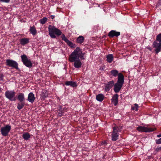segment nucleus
Returning <instances> with one entry per match:
<instances>
[{"label":"nucleus","mask_w":161,"mask_h":161,"mask_svg":"<svg viewBox=\"0 0 161 161\" xmlns=\"http://www.w3.org/2000/svg\"><path fill=\"white\" fill-rule=\"evenodd\" d=\"M25 105V103L24 102H20L17 104V108L19 110L22 109Z\"/></svg>","instance_id":"bb28decb"},{"label":"nucleus","mask_w":161,"mask_h":161,"mask_svg":"<svg viewBox=\"0 0 161 161\" xmlns=\"http://www.w3.org/2000/svg\"><path fill=\"white\" fill-rule=\"evenodd\" d=\"M63 108H62V107L60 105L58 106V111L61 112L62 113H64V111H63Z\"/></svg>","instance_id":"7c9ffc66"},{"label":"nucleus","mask_w":161,"mask_h":161,"mask_svg":"<svg viewBox=\"0 0 161 161\" xmlns=\"http://www.w3.org/2000/svg\"><path fill=\"white\" fill-rule=\"evenodd\" d=\"M84 40V38L83 36H80L76 39V42L81 44L83 42Z\"/></svg>","instance_id":"393cba45"},{"label":"nucleus","mask_w":161,"mask_h":161,"mask_svg":"<svg viewBox=\"0 0 161 161\" xmlns=\"http://www.w3.org/2000/svg\"><path fill=\"white\" fill-rule=\"evenodd\" d=\"M107 61L109 63H111L113 61L114 57L112 54H108L107 56Z\"/></svg>","instance_id":"aec40b11"},{"label":"nucleus","mask_w":161,"mask_h":161,"mask_svg":"<svg viewBox=\"0 0 161 161\" xmlns=\"http://www.w3.org/2000/svg\"><path fill=\"white\" fill-rule=\"evenodd\" d=\"M47 21V18L46 17H43L40 20V22L42 25L44 24Z\"/></svg>","instance_id":"cd10ccee"},{"label":"nucleus","mask_w":161,"mask_h":161,"mask_svg":"<svg viewBox=\"0 0 161 161\" xmlns=\"http://www.w3.org/2000/svg\"><path fill=\"white\" fill-rule=\"evenodd\" d=\"M61 38L62 40L64 41L71 48H73L76 47V45L73 43V42L69 41L65 36L64 34L62 35Z\"/></svg>","instance_id":"9d476101"},{"label":"nucleus","mask_w":161,"mask_h":161,"mask_svg":"<svg viewBox=\"0 0 161 161\" xmlns=\"http://www.w3.org/2000/svg\"><path fill=\"white\" fill-rule=\"evenodd\" d=\"M84 54L80 48L77 47L69 55V61L71 62H74V66L75 68H80L82 65V63L79 58H80L81 60L85 59L84 57Z\"/></svg>","instance_id":"f257e3e1"},{"label":"nucleus","mask_w":161,"mask_h":161,"mask_svg":"<svg viewBox=\"0 0 161 161\" xmlns=\"http://www.w3.org/2000/svg\"><path fill=\"white\" fill-rule=\"evenodd\" d=\"M30 137V134L28 132L24 133L22 135L23 138L25 140H28Z\"/></svg>","instance_id":"a878e982"},{"label":"nucleus","mask_w":161,"mask_h":161,"mask_svg":"<svg viewBox=\"0 0 161 161\" xmlns=\"http://www.w3.org/2000/svg\"><path fill=\"white\" fill-rule=\"evenodd\" d=\"M123 85L118 83H116L114 85V91L115 93L118 92L122 88Z\"/></svg>","instance_id":"f8f14e48"},{"label":"nucleus","mask_w":161,"mask_h":161,"mask_svg":"<svg viewBox=\"0 0 161 161\" xmlns=\"http://www.w3.org/2000/svg\"><path fill=\"white\" fill-rule=\"evenodd\" d=\"M153 47L155 48V51L156 54L158 53L161 50V33L159 34L156 36V40L153 44Z\"/></svg>","instance_id":"7ed1b4c3"},{"label":"nucleus","mask_w":161,"mask_h":161,"mask_svg":"<svg viewBox=\"0 0 161 161\" xmlns=\"http://www.w3.org/2000/svg\"><path fill=\"white\" fill-rule=\"evenodd\" d=\"M161 150V147H158L156 148L155 151L157 152H158Z\"/></svg>","instance_id":"473e14b6"},{"label":"nucleus","mask_w":161,"mask_h":161,"mask_svg":"<svg viewBox=\"0 0 161 161\" xmlns=\"http://www.w3.org/2000/svg\"><path fill=\"white\" fill-rule=\"evenodd\" d=\"M138 105L137 104L135 103L134 104V106L131 108V109L133 110H135L136 111L138 110Z\"/></svg>","instance_id":"c85d7f7f"},{"label":"nucleus","mask_w":161,"mask_h":161,"mask_svg":"<svg viewBox=\"0 0 161 161\" xmlns=\"http://www.w3.org/2000/svg\"><path fill=\"white\" fill-rule=\"evenodd\" d=\"M35 98L34 94L32 92H30L28 95L27 100L31 103H33L35 101Z\"/></svg>","instance_id":"2eb2a0df"},{"label":"nucleus","mask_w":161,"mask_h":161,"mask_svg":"<svg viewBox=\"0 0 161 161\" xmlns=\"http://www.w3.org/2000/svg\"><path fill=\"white\" fill-rule=\"evenodd\" d=\"M155 142L157 144H161V138L158 139L156 140Z\"/></svg>","instance_id":"c756f323"},{"label":"nucleus","mask_w":161,"mask_h":161,"mask_svg":"<svg viewBox=\"0 0 161 161\" xmlns=\"http://www.w3.org/2000/svg\"><path fill=\"white\" fill-rule=\"evenodd\" d=\"M11 129V126L7 125L5 126L2 127L1 129L2 135L3 136H7Z\"/></svg>","instance_id":"1a4fd4ad"},{"label":"nucleus","mask_w":161,"mask_h":161,"mask_svg":"<svg viewBox=\"0 0 161 161\" xmlns=\"http://www.w3.org/2000/svg\"><path fill=\"white\" fill-rule=\"evenodd\" d=\"M136 130L140 132H149L155 130V128H148L142 126H139L136 128Z\"/></svg>","instance_id":"6e6552de"},{"label":"nucleus","mask_w":161,"mask_h":161,"mask_svg":"<svg viewBox=\"0 0 161 161\" xmlns=\"http://www.w3.org/2000/svg\"><path fill=\"white\" fill-rule=\"evenodd\" d=\"M41 97L43 99H45L46 98L48 97V94L46 90H43L42 92L41 95Z\"/></svg>","instance_id":"5701e85b"},{"label":"nucleus","mask_w":161,"mask_h":161,"mask_svg":"<svg viewBox=\"0 0 161 161\" xmlns=\"http://www.w3.org/2000/svg\"><path fill=\"white\" fill-rule=\"evenodd\" d=\"M6 64L8 66L12 67V68L15 69L17 70H19L18 63L14 60L9 59H7Z\"/></svg>","instance_id":"39448f33"},{"label":"nucleus","mask_w":161,"mask_h":161,"mask_svg":"<svg viewBox=\"0 0 161 161\" xmlns=\"http://www.w3.org/2000/svg\"><path fill=\"white\" fill-rule=\"evenodd\" d=\"M29 38H28L24 37L20 39L19 41L20 43L22 45H25L28 44L29 42Z\"/></svg>","instance_id":"dca6fc26"},{"label":"nucleus","mask_w":161,"mask_h":161,"mask_svg":"<svg viewBox=\"0 0 161 161\" xmlns=\"http://www.w3.org/2000/svg\"><path fill=\"white\" fill-rule=\"evenodd\" d=\"M17 99L20 102H24L25 99L24 94L22 93H19Z\"/></svg>","instance_id":"4be33fe9"},{"label":"nucleus","mask_w":161,"mask_h":161,"mask_svg":"<svg viewBox=\"0 0 161 161\" xmlns=\"http://www.w3.org/2000/svg\"><path fill=\"white\" fill-rule=\"evenodd\" d=\"M157 137H158V138L161 137V134L157 135Z\"/></svg>","instance_id":"ea45409f"},{"label":"nucleus","mask_w":161,"mask_h":161,"mask_svg":"<svg viewBox=\"0 0 161 161\" xmlns=\"http://www.w3.org/2000/svg\"><path fill=\"white\" fill-rule=\"evenodd\" d=\"M111 136L112 140L113 141H115L118 139L119 133H118V128L117 126H115L113 127Z\"/></svg>","instance_id":"0eeeda50"},{"label":"nucleus","mask_w":161,"mask_h":161,"mask_svg":"<svg viewBox=\"0 0 161 161\" xmlns=\"http://www.w3.org/2000/svg\"><path fill=\"white\" fill-rule=\"evenodd\" d=\"M117 82L123 85L124 82V77L122 73H119L118 76Z\"/></svg>","instance_id":"4468645a"},{"label":"nucleus","mask_w":161,"mask_h":161,"mask_svg":"<svg viewBox=\"0 0 161 161\" xmlns=\"http://www.w3.org/2000/svg\"><path fill=\"white\" fill-rule=\"evenodd\" d=\"M49 35L51 38H55L56 36H59L62 35V31L54 26L49 25L48 27Z\"/></svg>","instance_id":"f03ea898"},{"label":"nucleus","mask_w":161,"mask_h":161,"mask_svg":"<svg viewBox=\"0 0 161 161\" xmlns=\"http://www.w3.org/2000/svg\"><path fill=\"white\" fill-rule=\"evenodd\" d=\"M65 84L66 86H70L72 87H76L77 86L76 83L72 81H67L65 82Z\"/></svg>","instance_id":"6ab92c4d"},{"label":"nucleus","mask_w":161,"mask_h":161,"mask_svg":"<svg viewBox=\"0 0 161 161\" xmlns=\"http://www.w3.org/2000/svg\"><path fill=\"white\" fill-rule=\"evenodd\" d=\"M120 33L119 32L116 31L114 30L110 31L108 34V36L110 38H112L114 37H118L120 35Z\"/></svg>","instance_id":"9b49d317"},{"label":"nucleus","mask_w":161,"mask_h":161,"mask_svg":"<svg viewBox=\"0 0 161 161\" xmlns=\"http://www.w3.org/2000/svg\"><path fill=\"white\" fill-rule=\"evenodd\" d=\"M29 31L33 36L37 34L36 30L34 26L30 27Z\"/></svg>","instance_id":"412c9836"},{"label":"nucleus","mask_w":161,"mask_h":161,"mask_svg":"<svg viewBox=\"0 0 161 161\" xmlns=\"http://www.w3.org/2000/svg\"><path fill=\"white\" fill-rule=\"evenodd\" d=\"M102 145H103V144H106V142L105 141H103L102 142Z\"/></svg>","instance_id":"58836bf2"},{"label":"nucleus","mask_w":161,"mask_h":161,"mask_svg":"<svg viewBox=\"0 0 161 161\" xmlns=\"http://www.w3.org/2000/svg\"><path fill=\"white\" fill-rule=\"evenodd\" d=\"M147 48L150 51H152V48H151V47L150 46H148L147 47Z\"/></svg>","instance_id":"c9c22d12"},{"label":"nucleus","mask_w":161,"mask_h":161,"mask_svg":"<svg viewBox=\"0 0 161 161\" xmlns=\"http://www.w3.org/2000/svg\"><path fill=\"white\" fill-rule=\"evenodd\" d=\"M63 114V113H62L61 112H59L58 114V116L59 117H61L63 115L62 114Z\"/></svg>","instance_id":"72a5a7b5"},{"label":"nucleus","mask_w":161,"mask_h":161,"mask_svg":"<svg viewBox=\"0 0 161 161\" xmlns=\"http://www.w3.org/2000/svg\"><path fill=\"white\" fill-rule=\"evenodd\" d=\"M15 93L13 91L8 90L5 92V96L11 101H15L16 99L15 97Z\"/></svg>","instance_id":"423d86ee"},{"label":"nucleus","mask_w":161,"mask_h":161,"mask_svg":"<svg viewBox=\"0 0 161 161\" xmlns=\"http://www.w3.org/2000/svg\"><path fill=\"white\" fill-rule=\"evenodd\" d=\"M10 0H0V2L8 3L10 2Z\"/></svg>","instance_id":"2f4dec72"},{"label":"nucleus","mask_w":161,"mask_h":161,"mask_svg":"<svg viewBox=\"0 0 161 161\" xmlns=\"http://www.w3.org/2000/svg\"><path fill=\"white\" fill-rule=\"evenodd\" d=\"M110 73L113 76L116 77L119 75L118 71L115 69H113L110 71Z\"/></svg>","instance_id":"b1692460"},{"label":"nucleus","mask_w":161,"mask_h":161,"mask_svg":"<svg viewBox=\"0 0 161 161\" xmlns=\"http://www.w3.org/2000/svg\"><path fill=\"white\" fill-rule=\"evenodd\" d=\"M118 95L116 94L113 97L112 99V102L114 104V106H116L118 103Z\"/></svg>","instance_id":"f3484780"},{"label":"nucleus","mask_w":161,"mask_h":161,"mask_svg":"<svg viewBox=\"0 0 161 161\" xmlns=\"http://www.w3.org/2000/svg\"><path fill=\"white\" fill-rule=\"evenodd\" d=\"M50 17H51V18L52 19H53L54 18L55 16H54V15H51V16Z\"/></svg>","instance_id":"4c0bfd02"},{"label":"nucleus","mask_w":161,"mask_h":161,"mask_svg":"<svg viewBox=\"0 0 161 161\" xmlns=\"http://www.w3.org/2000/svg\"><path fill=\"white\" fill-rule=\"evenodd\" d=\"M63 111H64V112L65 111H67V108L66 107H64V108L63 109Z\"/></svg>","instance_id":"e433bc0d"},{"label":"nucleus","mask_w":161,"mask_h":161,"mask_svg":"<svg viewBox=\"0 0 161 161\" xmlns=\"http://www.w3.org/2000/svg\"><path fill=\"white\" fill-rule=\"evenodd\" d=\"M114 84V82L113 80H112L108 82L106 84L105 87V90L106 92L109 91L110 89L113 87Z\"/></svg>","instance_id":"ddd939ff"},{"label":"nucleus","mask_w":161,"mask_h":161,"mask_svg":"<svg viewBox=\"0 0 161 161\" xmlns=\"http://www.w3.org/2000/svg\"><path fill=\"white\" fill-rule=\"evenodd\" d=\"M22 61L24 65L28 68H31L32 66V63L30 59H28L27 56L23 54L21 56Z\"/></svg>","instance_id":"20e7f679"},{"label":"nucleus","mask_w":161,"mask_h":161,"mask_svg":"<svg viewBox=\"0 0 161 161\" xmlns=\"http://www.w3.org/2000/svg\"><path fill=\"white\" fill-rule=\"evenodd\" d=\"M104 95L102 93L96 95V99L99 102H102L104 100Z\"/></svg>","instance_id":"a211bd4d"},{"label":"nucleus","mask_w":161,"mask_h":161,"mask_svg":"<svg viewBox=\"0 0 161 161\" xmlns=\"http://www.w3.org/2000/svg\"><path fill=\"white\" fill-rule=\"evenodd\" d=\"M0 78L1 79V80H3V74H0Z\"/></svg>","instance_id":"f704fd0d"}]
</instances>
